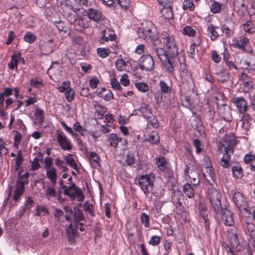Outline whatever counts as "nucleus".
I'll return each instance as SVG.
<instances>
[{
  "instance_id": "nucleus-58",
  "label": "nucleus",
  "mask_w": 255,
  "mask_h": 255,
  "mask_svg": "<svg viewBox=\"0 0 255 255\" xmlns=\"http://www.w3.org/2000/svg\"><path fill=\"white\" fill-rule=\"evenodd\" d=\"M70 88V83L69 81H64L62 83L61 86L58 87L60 92L63 93L69 90Z\"/></svg>"
},
{
  "instance_id": "nucleus-17",
  "label": "nucleus",
  "mask_w": 255,
  "mask_h": 255,
  "mask_svg": "<svg viewBox=\"0 0 255 255\" xmlns=\"http://www.w3.org/2000/svg\"><path fill=\"white\" fill-rule=\"evenodd\" d=\"M219 213L221 214L222 220L225 225L229 226L233 225V215L229 210L222 209L221 212Z\"/></svg>"
},
{
  "instance_id": "nucleus-14",
  "label": "nucleus",
  "mask_w": 255,
  "mask_h": 255,
  "mask_svg": "<svg viewBox=\"0 0 255 255\" xmlns=\"http://www.w3.org/2000/svg\"><path fill=\"white\" fill-rule=\"evenodd\" d=\"M232 102L241 114H244L247 111V103L243 97H234L232 98Z\"/></svg>"
},
{
  "instance_id": "nucleus-21",
  "label": "nucleus",
  "mask_w": 255,
  "mask_h": 255,
  "mask_svg": "<svg viewBox=\"0 0 255 255\" xmlns=\"http://www.w3.org/2000/svg\"><path fill=\"white\" fill-rule=\"evenodd\" d=\"M95 93L98 96L103 98L106 101H110L113 99L114 96L112 92L105 88H103L101 91H97Z\"/></svg>"
},
{
  "instance_id": "nucleus-15",
  "label": "nucleus",
  "mask_w": 255,
  "mask_h": 255,
  "mask_svg": "<svg viewBox=\"0 0 255 255\" xmlns=\"http://www.w3.org/2000/svg\"><path fill=\"white\" fill-rule=\"evenodd\" d=\"M234 152L233 147L231 145H228L225 148V153L221 160V165L225 168H228L230 166L229 161L230 160V155Z\"/></svg>"
},
{
  "instance_id": "nucleus-30",
  "label": "nucleus",
  "mask_w": 255,
  "mask_h": 255,
  "mask_svg": "<svg viewBox=\"0 0 255 255\" xmlns=\"http://www.w3.org/2000/svg\"><path fill=\"white\" fill-rule=\"evenodd\" d=\"M46 176L51 183L55 184L57 182V172L55 167L46 169Z\"/></svg>"
},
{
  "instance_id": "nucleus-12",
  "label": "nucleus",
  "mask_w": 255,
  "mask_h": 255,
  "mask_svg": "<svg viewBox=\"0 0 255 255\" xmlns=\"http://www.w3.org/2000/svg\"><path fill=\"white\" fill-rule=\"evenodd\" d=\"M56 44L52 39L47 41H40L39 45L41 52L45 55L53 52Z\"/></svg>"
},
{
  "instance_id": "nucleus-24",
  "label": "nucleus",
  "mask_w": 255,
  "mask_h": 255,
  "mask_svg": "<svg viewBox=\"0 0 255 255\" xmlns=\"http://www.w3.org/2000/svg\"><path fill=\"white\" fill-rule=\"evenodd\" d=\"M57 193L53 187L47 186L45 190V197L49 201L56 202Z\"/></svg>"
},
{
  "instance_id": "nucleus-38",
  "label": "nucleus",
  "mask_w": 255,
  "mask_h": 255,
  "mask_svg": "<svg viewBox=\"0 0 255 255\" xmlns=\"http://www.w3.org/2000/svg\"><path fill=\"white\" fill-rule=\"evenodd\" d=\"M158 2L163 7L162 12L164 10L169 11V16H171L172 15L171 0H159Z\"/></svg>"
},
{
  "instance_id": "nucleus-54",
  "label": "nucleus",
  "mask_w": 255,
  "mask_h": 255,
  "mask_svg": "<svg viewBox=\"0 0 255 255\" xmlns=\"http://www.w3.org/2000/svg\"><path fill=\"white\" fill-rule=\"evenodd\" d=\"M36 38V36L31 32H26L24 36V40L29 43L34 42Z\"/></svg>"
},
{
  "instance_id": "nucleus-9",
  "label": "nucleus",
  "mask_w": 255,
  "mask_h": 255,
  "mask_svg": "<svg viewBox=\"0 0 255 255\" xmlns=\"http://www.w3.org/2000/svg\"><path fill=\"white\" fill-rule=\"evenodd\" d=\"M56 139L61 149L67 151H70L72 149L73 146L71 141L67 138L64 132L61 131H57L56 132Z\"/></svg>"
},
{
  "instance_id": "nucleus-4",
  "label": "nucleus",
  "mask_w": 255,
  "mask_h": 255,
  "mask_svg": "<svg viewBox=\"0 0 255 255\" xmlns=\"http://www.w3.org/2000/svg\"><path fill=\"white\" fill-rule=\"evenodd\" d=\"M154 178L149 175H142L138 178V185L146 196L151 192L153 188Z\"/></svg>"
},
{
  "instance_id": "nucleus-18",
  "label": "nucleus",
  "mask_w": 255,
  "mask_h": 255,
  "mask_svg": "<svg viewBox=\"0 0 255 255\" xmlns=\"http://www.w3.org/2000/svg\"><path fill=\"white\" fill-rule=\"evenodd\" d=\"M215 75L218 77V80L224 83L229 80V73L225 71L221 66H218L215 69Z\"/></svg>"
},
{
  "instance_id": "nucleus-3",
  "label": "nucleus",
  "mask_w": 255,
  "mask_h": 255,
  "mask_svg": "<svg viewBox=\"0 0 255 255\" xmlns=\"http://www.w3.org/2000/svg\"><path fill=\"white\" fill-rule=\"evenodd\" d=\"M138 36L145 39L149 37L151 39H155L157 37L158 31L153 23L149 21L142 23V28L137 31Z\"/></svg>"
},
{
  "instance_id": "nucleus-49",
  "label": "nucleus",
  "mask_w": 255,
  "mask_h": 255,
  "mask_svg": "<svg viewBox=\"0 0 255 255\" xmlns=\"http://www.w3.org/2000/svg\"><path fill=\"white\" fill-rule=\"evenodd\" d=\"M126 64L125 61L121 58L118 59L115 62V66L119 71H122L125 70Z\"/></svg>"
},
{
  "instance_id": "nucleus-56",
  "label": "nucleus",
  "mask_w": 255,
  "mask_h": 255,
  "mask_svg": "<svg viewBox=\"0 0 255 255\" xmlns=\"http://www.w3.org/2000/svg\"><path fill=\"white\" fill-rule=\"evenodd\" d=\"M135 87L140 92H145L148 90V85L144 83H136L135 84Z\"/></svg>"
},
{
  "instance_id": "nucleus-40",
  "label": "nucleus",
  "mask_w": 255,
  "mask_h": 255,
  "mask_svg": "<svg viewBox=\"0 0 255 255\" xmlns=\"http://www.w3.org/2000/svg\"><path fill=\"white\" fill-rule=\"evenodd\" d=\"M204 177L209 182H214L216 179L215 174L214 172L213 171L211 167H208L206 168V172L203 173Z\"/></svg>"
},
{
  "instance_id": "nucleus-43",
  "label": "nucleus",
  "mask_w": 255,
  "mask_h": 255,
  "mask_svg": "<svg viewBox=\"0 0 255 255\" xmlns=\"http://www.w3.org/2000/svg\"><path fill=\"white\" fill-rule=\"evenodd\" d=\"M145 119H146L147 122L151 125L153 128H156L158 127L159 124L157 120L152 113L151 115L147 116Z\"/></svg>"
},
{
  "instance_id": "nucleus-59",
  "label": "nucleus",
  "mask_w": 255,
  "mask_h": 255,
  "mask_svg": "<svg viewBox=\"0 0 255 255\" xmlns=\"http://www.w3.org/2000/svg\"><path fill=\"white\" fill-rule=\"evenodd\" d=\"M161 239V237L158 236H153L149 241L148 244L152 246H156L160 243Z\"/></svg>"
},
{
  "instance_id": "nucleus-16",
  "label": "nucleus",
  "mask_w": 255,
  "mask_h": 255,
  "mask_svg": "<svg viewBox=\"0 0 255 255\" xmlns=\"http://www.w3.org/2000/svg\"><path fill=\"white\" fill-rule=\"evenodd\" d=\"M249 42V39L245 37H241L239 39L235 37L232 39V44L235 48L244 51Z\"/></svg>"
},
{
  "instance_id": "nucleus-55",
  "label": "nucleus",
  "mask_w": 255,
  "mask_h": 255,
  "mask_svg": "<svg viewBox=\"0 0 255 255\" xmlns=\"http://www.w3.org/2000/svg\"><path fill=\"white\" fill-rule=\"evenodd\" d=\"M159 85L161 91L164 93H168L171 90L170 87L163 81H160Z\"/></svg>"
},
{
  "instance_id": "nucleus-45",
  "label": "nucleus",
  "mask_w": 255,
  "mask_h": 255,
  "mask_svg": "<svg viewBox=\"0 0 255 255\" xmlns=\"http://www.w3.org/2000/svg\"><path fill=\"white\" fill-rule=\"evenodd\" d=\"M183 34L190 37H194L196 35V31L190 26H186L183 28Z\"/></svg>"
},
{
  "instance_id": "nucleus-44",
  "label": "nucleus",
  "mask_w": 255,
  "mask_h": 255,
  "mask_svg": "<svg viewBox=\"0 0 255 255\" xmlns=\"http://www.w3.org/2000/svg\"><path fill=\"white\" fill-rule=\"evenodd\" d=\"M73 127L74 129L77 132H78L81 135L83 136L85 135L86 133V130L84 127L81 126L79 122H75L73 124Z\"/></svg>"
},
{
  "instance_id": "nucleus-27",
  "label": "nucleus",
  "mask_w": 255,
  "mask_h": 255,
  "mask_svg": "<svg viewBox=\"0 0 255 255\" xmlns=\"http://www.w3.org/2000/svg\"><path fill=\"white\" fill-rule=\"evenodd\" d=\"M23 156L20 151H18L16 158L12 160V162L14 164V170L15 171H18L19 174H20L21 172L20 168L21 164L23 163Z\"/></svg>"
},
{
  "instance_id": "nucleus-29",
  "label": "nucleus",
  "mask_w": 255,
  "mask_h": 255,
  "mask_svg": "<svg viewBox=\"0 0 255 255\" xmlns=\"http://www.w3.org/2000/svg\"><path fill=\"white\" fill-rule=\"evenodd\" d=\"M96 104L94 105L96 110L95 116L97 118L101 119L103 118L104 115L106 113L107 108L102 105L98 104L97 102H96Z\"/></svg>"
},
{
  "instance_id": "nucleus-31",
  "label": "nucleus",
  "mask_w": 255,
  "mask_h": 255,
  "mask_svg": "<svg viewBox=\"0 0 255 255\" xmlns=\"http://www.w3.org/2000/svg\"><path fill=\"white\" fill-rule=\"evenodd\" d=\"M139 111L141 116L145 119L147 116L151 115L152 114L151 109L149 106L144 103L141 104L139 108Z\"/></svg>"
},
{
  "instance_id": "nucleus-60",
  "label": "nucleus",
  "mask_w": 255,
  "mask_h": 255,
  "mask_svg": "<svg viewBox=\"0 0 255 255\" xmlns=\"http://www.w3.org/2000/svg\"><path fill=\"white\" fill-rule=\"evenodd\" d=\"M30 83V85L35 88H39L42 85V80L37 78L31 79Z\"/></svg>"
},
{
  "instance_id": "nucleus-5",
  "label": "nucleus",
  "mask_w": 255,
  "mask_h": 255,
  "mask_svg": "<svg viewBox=\"0 0 255 255\" xmlns=\"http://www.w3.org/2000/svg\"><path fill=\"white\" fill-rule=\"evenodd\" d=\"M208 197L211 207L215 213H220L222 206L220 192L215 188L209 189Z\"/></svg>"
},
{
  "instance_id": "nucleus-35",
  "label": "nucleus",
  "mask_w": 255,
  "mask_h": 255,
  "mask_svg": "<svg viewBox=\"0 0 255 255\" xmlns=\"http://www.w3.org/2000/svg\"><path fill=\"white\" fill-rule=\"evenodd\" d=\"M68 241L71 243H73L74 239L78 233L76 230L73 228L72 224H70L66 229Z\"/></svg>"
},
{
  "instance_id": "nucleus-52",
  "label": "nucleus",
  "mask_w": 255,
  "mask_h": 255,
  "mask_svg": "<svg viewBox=\"0 0 255 255\" xmlns=\"http://www.w3.org/2000/svg\"><path fill=\"white\" fill-rule=\"evenodd\" d=\"M99 56L103 58L107 57L110 53V50L108 48H99L97 49Z\"/></svg>"
},
{
  "instance_id": "nucleus-25",
  "label": "nucleus",
  "mask_w": 255,
  "mask_h": 255,
  "mask_svg": "<svg viewBox=\"0 0 255 255\" xmlns=\"http://www.w3.org/2000/svg\"><path fill=\"white\" fill-rule=\"evenodd\" d=\"M227 237L230 242V245L232 248H237L240 245V242L237 234L234 232L230 231L228 233Z\"/></svg>"
},
{
  "instance_id": "nucleus-51",
  "label": "nucleus",
  "mask_w": 255,
  "mask_h": 255,
  "mask_svg": "<svg viewBox=\"0 0 255 255\" xmlns=\"http://www.w3.org/2000/svg\"><path fill=\"white\" fill-rule=\"evenodd\" d=\"M233 175L234 177L239 178L242 176V170L239 166H234L232 168Z\"/></svg>"
},
{
  "instance_id": "nucleus-46",
  "label": "nucleus",
  "mask_w": 255,
  "mask_h": 255,
  "mask_svg": "<svg viewBox=\"0 0 255 255\" xmlns=\"http://www.w3.org/2000/svg\"><path fill=\"white\" fill-rule=\"evenodd\" d=\"M140 220L141 223L143 225H144L145 227H146V228L149 227V226H150L149 217L146 213H142L140 214Z\"/></svg>"
},
{
  "instance_id": "nucleus-63",
  "label": "nucleus",
  "mask_w": 255,
  "mask_h": 255,
  "mask_svg": "<svg viewBox=\"0 0 255 255\" xmlns=\"http://www.w3.org/2000/svg\"><path fill=\"white\" fill-rule=\"evenodd\" d=\"M126 161L128 165H133L135 162L133 154L131 153H128L126 155Z\"/></svg>"
},
{
  "instance_id": "nucleus-19",
  "label": "nucleus",
  "mask_w": 255,
  "mask_h": 255,
  "mask_svg": "<svg viewBox=\"0 0 255 255\" xmlns=\"http://www.w3.org/2000/svg\"><path fill=\"white\" fill-rule=\"evenodd\" d=\"M24 189V181H21V180L19 179L17 180L15 190L14 191V194L13 196V199L15 201H17L19 199L21 195L23 192Z\"/></svg>"
},
{
  "instance_id": "nucleus-36",
  "label": "nucleus",
  "mask_w": 255,
  "mask_h": 255,
  "mask_svg": "<svg viewBox=\"0 0 255 255\" xmlns=\"http://www.w3.org/2000/svg\"><path fill=\"white\" fill-rule=\"evenodd\" d=\"M18 53H14L11 57V60L10 62L8 63V68L13 70L14 69H17V64L19 63V61H18Z\"/></svg>"
},
{
  "instance_id": "nucleus-41",
  "label": "nucleus",
  "mask_w": 255,
  "mask_h": 255,
  "mask_svg": "<svg viewBox=\"0 0 255 255\" xmlns=\"http://www.w3.org/2000/svg\"><path fill=\"white\" fill-rule=\"evenodd\" d=\"M183 192L186 196L189 198H191L194 196V189L189 183H186L184 185Z\"/></svg>"
},
{
  "instance_id": "nucleus-22",
  "label": "nucleus",
  "mask_w": 255,
  "mask_h": 255,
  "mask_svg": "<svg viewBox=\"0 0 255 255\" xmlns=\"http://www.w3.org/2000/svg\"><path fill=\"white\" fill-rule=\"evenodd\" d=\"M144 140L153 144H158L159 136L156 131H152L144 136Z\"/></svg>"
},
{
  "instance_id": "nucleus-37",
  "label": "nucleus",
  "mask_w": 255,
  "mask_h": 255,
  "mask_svg": "<svg viewBox=\"0 0 255 255\" xmlns=\"http://www.w3.org/2000/svg\"><path fill=\"white\" fill-rule=\"evenodd\" d=\"M64 160L66 161V163L72 168L74 169L77 172H78V165L76 163L75 160L73 157V155L71 154H68L66 156L64 157Z\"/></svg>"
},
{
  "instance_id": "nucleus-26",
  "label": "nucleus",
  "mask_w": 255,
  "mask_h": 255,
  "mask_svg": "<svg viewBox=\"0 0 255 255\" xmlns=\"http://www.w3.org/2000/svg\"><path fill=\"white\" fill-rule=\"evenodd\" d=\"M44 115L45 112L43 110L36 108L34 114L35 123L41 125H42L44 120Z\"/></svg>"
},
{
  "instance_id": "nucleus-13",
  "label": "nucleus",
  "mask_w": 255,
  "mask_h": 255,
  "mask_svg": "<svg viewBox=\"0 0 255 255\" xmlns=\"http://www.w3.org/2000/svg\"><path fill=\"white\" fill-rule=\"evenodd\" d=\"M66 8L68 10H71L72 11V12L68 11L67 10H66L64 11L65 16L71 24H73L74 25L76 24L77 19L79 18L77 15V12L79 10V9L74 8L72 5H67Z\"/></svg>"
},
{
  "instance_id": "nucleus-42",
  "label": "nucleus",
  "mask_w": 255,
  "mask_h": 255,
  "mask_svg": "<svg viewBox=\"0 0 255 255\" xmlns=\"http://www.w3.org/2000/svg\"><path fill=\"white\" fill-rule=\"evenodd\" d=\"M243 28L245 32L252 34L255 31V26L253 23L250 21H246L243 25Z\"/></svg>"
},
{
  "instance_id": "nucleus-6",
  "label": "nucleus",
  "mask_w": 255,
  "mask_h": 255,
  "mask_svg": "<svg viewBox=\"0 0 255 255\" xmlns=\"http://www.w3.org/2000/svg\"><path fill=\"white\" fill-rule=\"evenodd\" d=\"M62 188L64 189V195L69 197L72 200L77 198L79 201H83L84 195L82 191L76 186L74 183H70L69 186H62Z\"/></svg>"
},
{
  "instance_id": "nucleus-8",
  "label": "nucleus",
  "mask_w": 255,
  "mask_h": 255,
  "mask_svg": "<svg viewBox=\"0 0 255 255\" xmlns=\"http://www.w3.org/2000/svg\"><path fill=\"white\" fill-rule=\"evenodd\" d=\"M139 68L143 71H150L154 68L153 58L148 54L142 55L138 60Z\"/></svg>"
},
{
  "instance_id": "nucleus-64",
  "label": "nucleus",
  "mask_w": 255,
  "mask_h": 255,
  "mask_svg": "<svg viewBox=\"0 0 255 255\" xmlns=\"http://www.w3.org/2000/svg\"><path fill=\"white\" fill-rule=\"evenodd\" d=\"M40 167V164L39 163V160L38 158H34L33 161L31 163V169L33 171L38 170Z\"/></svg>"
},
{
  "instance_id": "nucleus-50",
  "label": "nucleus",
  "mask_w": 255,
  "mask_h": 255,
  "mask_svg": "<svg viewBox=\"0 0 255 255\" xmlns=\"http://www.w3.org/2000/svg\"><path fill=\"white\" fill-rule=\"evenodd\" d=\"M48 214V209L43 206H38L36 208V214L39 216H44Z\"/></svg>"
},
{
  "instance_id": "nucleus-23",
  "label": "nucleus",
  "mask_w": 255,
  "mask_h": 255,
  "mask_svg": "<svg viewBox=\"0 0 255 255\" xmlns=\"http://www.w3.org/2000/svg\"><path fill=\"white\" fill-rule=\"evenodd\" d=\"M86 15L89 19L96 22L100 20L101 18V12L99 10L92 8L87 10Z\"/></svg>"
},
{
  "instance_id": "nucleus-7",
  "label": "nucleus",
  "mask_w": 255,
  "mask_h": 255,
  "mask_svg": "<svg viewBox=\"0 0 255 255\" xmlns=\"http://www.w3.org/2000/svg\"><path fill=\"white\" fill-rule=\"evenodd\" d=\"M186 180L190 182L193 185H197L199 183V174L196 168L191 164L186 166L184 170Z\"/></svg>"
},
{
  "instance_id": "nucleus-61",
  "label": "nucleus",
  "mask_w": 255,
  "mask_h": 255,
  "mask_svg": "<svg viewBox=\"0 0 255 255\" xmlns=\"http://www.w3.org/2000/svg\"><path fill=\"white\" fill-rule=\"evenodd\" d=\"M74 94L75 92L71 88H70L69 90L65 92V95L68 102H71L73 100Z\"/></svg>"
},
{
  "instance_id": "nucleus-48",
  "label": "nucleus",
  "mask_w": 255,
  "mask_h": 255,
  "mask_svg": "<svg viewBox=\"0 0 255 255\" xmlns=\"http://www.w3.org/2000/svg\"><path fill=\"white\" fill-rule=\"evenodd\" d=\"M221 9V4L218 1H213L210 6V11L213 13H219Z\"/></svg>"
},
{
  "instance_id": "nucleus-33",
  "label": "nucleus",
  "mask_w": 255,
  "mask_h": 255,
  "mask_svg": "<svg viewBox=\"0 0 255 255\" xmlns=\"http://www.w3.org/2000/svg\"><path fill=\"white\" fill-rule=\"evenodd\" d=\"M251 120L249 115L245 114L242 117L241 127L245 131H247L251 128Z\"/></svg>"
},
{
  "instance_id": "nucleus-28",
  "label": "nucleus",
  "mask_w": 255,
  "mask_h": 255,
  "mask_svg": "<svg viewBox=\"0 0 255 255\" xmlns=\"http://www.w3.org/2000/svg\"><path fill=\"white\" fill-rule=\"evenodd\" d=\"M155 164L161 172H164L167 167V162L164 157L161 156L159 157H156L154 159Z\"/></svg>"
},
{
  "instance_id": "nucleus-20",
  "label": "nucleus",
  "mask_w": 255,
  "mask_h": 255,
  "mask_svg": "<svg viewBox=\"0 0 255 255\" xmlns=\"http://www.w3.org/2000/svg\"><path fill=\"white\" fill-rule=\"evenodd\" d=\"M54 24L59 33L63 36L68 35L70 33L71 30L70 28L64 22L59 21L55 22Z\"/></svg>"
},
{
  "instance_id": "nucleus-10",
  "label": "nucleus",
  "mask_w": 255,
  "mask_h": 255,
  "mask_svg": "<svg viewBox=\"0 0 255 255\" xmlns=\"http://www.w3.org/2000/svg\"><path fill=\"white\" fill-rule=\"evenodd\" d=\"M108 141L111 146L114 148L122 147L123 149L127 143V140L123 139L115 133H111Z\"/></svg>"
},
{
  "instance_id": "nucleus-57",
  "label": "nucleus",
  "mask_w": 255,
  "mask_h": 255,
  "mask_svg": "<svg viewBox=\"0 0 255 255\" xmlns=\"http://www.w3.org/2000/svg\"><path fill=\"white\" fill-rule=\"evenodd\" d=\"M183 8L184 10L189 9L190 10H192L194 8V4L192 0H184L183 4Z\"/></svg>"
},
{
  "instance_id": "nucleus-1",
  "label": "nucleus",
  "mask_w": 255,
  "mask_h": 255,
  "mask_svg": "<svg viewBox=\"0 0 255 255\" xmlns=\"http://www.w3.org/2000/svg\"><path fill=\"white\" fill-rule=\"evenodd\" d=\"M160 41L167 49L157 48L155 53L164 65L166 71L171 75L174 74L175 69L181 65L178 57V51L173 36L166 32L161 34Z\"/></svg>"
},
{
  "instance_id": "nucleus-2",
  "label": "nucleus",
  "mask_w": 255,
  "mask_h": 255,
  "mask_svg": "<svg viewBox=\"0 0 255 255\" xmlns=\"http://www.w3.org/2000/svg\"><path fill=\"white\" fill-rule=\"evenodd\" d=\"M138 36L145 39L149 37L151 39H155L157 37L158 31L153 23L149 21L142 23V28L137 31Z\"/></svg>"
},
{
  "instance_id": "nucleus-39",
  "label": "nucleus",
  "mask_w": 255,
  "mask_h": 255,
  "mask_svg": "<svg viewBox=\"0 0 255 255\" xmlns=\"http://www.w3.org/2000/svg\"><path fill=\"white\" fill-rule=\"evenodd\" d=\"M240 80L243 82L244 86L247 88L249 89L252 87L253 82L248 76L245 73L241 74L240 77Z\"/></svg>"
},
{
  "instance_id": "nucleus-62",
  "label": "nucleus",
  "mask_w": 255,
  "mask_h": 255,
  "mask_svg": "<svg viewBox=\"0 0 255 255\" xmlns=\"http://www.w3.org/2000/svg\"><path fill=\"white\" fill-rule=\"evenodd\" d=\"M44 168L46 169L52 168L53 164V159L49 156L46 157L44 160Z\"/></svg>"
},
{
  "instance_id": "nucleus-32",
  "label": "nucleus",
  "mask_w": 255,
  "mask_h": 255,
  "mask_svg": "<svg viewBox=\"0 0 255 255\" xmlns=\"http://www.w3.org/2000/svg\"><path fill=\"white\" fill-rule=\"evenodd\" d=\"M218 27L214 26L212 24L208 25L207 28V31L208 35L210 36L212 40H216L219 36V34L216 31V29Z\"/></svg>"
},
{
  "instance_id": "nucleus-11",
  "label": "nucleus",
  "mask_w": 255,
  "mask_h": 255,
  "mask_svg": "<svg viewBox=\"0 0 255 255\" xmlns=\"http://www.w3.org/2000/svg\"><path fill=\"white\" fill-rule=\"evenodd\" d=\"M232 200L237 207L239 209H244L247 205V202L243 194L237 190L232 192Z\"/></svg>"
},
{
  "instance_id": "nucleus-47",
  "label": "nucleus",
  "mask_w": 255,
  "mask_h": 255,
  "mask_svg": "<svg viewBox=\"0 0 255 255\" xmlns=\"http://www.w3.org/2000/svg\"><path fill=\"white\" fill-rule=\"evenodd\" d=\"M165 186L163 183H162V185L160 184L159 188H157L154 191H152V194L157 197H161L163 195V192L165 190Z\"/></svg>"
},
{
  "instance_id": "nucleus-34",
  "label": "nucleus",
  "mask_w": 255,
  "mask_h": 255,
  "mask_svg": "<svg viewBox=\"0 0 255 255\" xmlns=\"http://www.w3.org/2000/svg\"><path fill=\"white\" fill-rule=\"evenodd\" d=\"M101 159L100 156L95 152H92L90 154V162L91 165L96 168L100 165Z\"/></svg>"
},
{
  "instance_id": "nucleus-53",
  "label": "nucleus",
  "mask_w": 255,
  "mask_h": 255,
  "mask_svg": "<svg viewBox=\"0 0 255 255\" xmlns=\"http://www.w3.org/2000/svg\"><path fill=\"white\" fill-rule=\"evenodd\" d=\"M74 220L76 223H79L84 220L82 212L80 210H77L74 214Z\"/></svg>"
}]
</instances>
